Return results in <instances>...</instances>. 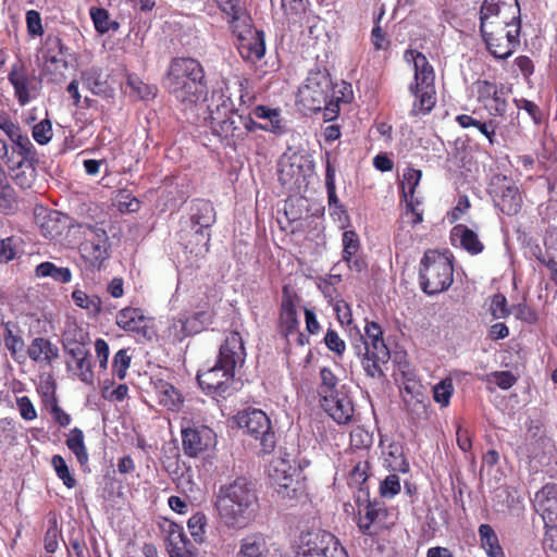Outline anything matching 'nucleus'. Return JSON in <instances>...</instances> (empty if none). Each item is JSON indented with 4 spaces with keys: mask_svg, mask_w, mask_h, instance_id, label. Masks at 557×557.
Wrapping results in <instances>:
<instances>
[{
    "mask_svg": "<svg viewBox=\"0 0 557 557\" xmlns=\"http://www.w3.org/2000/svg\"><path fill=\"white\" fill-rule=\"evenodd\" d=\"M214 506L224 525L240 530L253 520L258 496L252 483L244 476H238L219 487Z\"/></svg>",
    "mask_w": 557,
    "mask_h": 557,
    "instance_id": "nucleus-1",
    "label": "nucleus"
},
{
    "mask_svg": "<svg viewBox=\"0 0 557 557\" xmlns=\"http://www.w3.org/2000/svg\"><path fill=\"white\" fill-rule=\"evenodd\" d=\"M165 85L169 92L185 109L205 101L208 95L201 64L191 58H177L171 62Z\"/></svg>",
    "mask_w": 557,
    "mask_h": 557,
    "instance_id": "nucleus-2",
    "label": "nucleus"
},
{
    "mask_svg": "<svg viewBox=\"0 0 557 557\" xmlns=\"http://www.w3.org/2000/svg\"><path fill=\"white\" fill-rule=\"evenodd\" d=\"M352 348L358 357L367 375L372 379H382L383 364L391 358L389 349L383 339L382 327L376 322H367L364 336L360 335L352 343Z\"/></svg>",
    "mask_w": 557,
    "mask_h": 557,
    "instance_id": "nucleus-3",
    "label": "nucleus"
},
{
    "mask_svg": "<svg viewBox=\"0 0 557 557\" xmlns=\"http://www.w3.org/2000/svg\"><path fill=\"white\" fill-rule=\"evenodd\" d=\"M407 61H412L414 82L410 84L409 91L416 100L410 110V115L417 116L429 113L435 104L434 71L426 57L416 50L405 53Z\"/></svg>",
    "mask_w": 557,
    "mask_h": 557,
    "instance_id": "nucleus-4",
    "label": "nucleus"
},
{
    "mask_svg": "<svg viewBox=\"0 0 557 557\" xmlns=\"http://www.w3.org/2000/svg\"><path fill=\"white\" fill-rule=\"evenodd\" d=\"M299 102L310 112L324 111L326 120H334L339 111L338 98L332 95V82L325 72H310L298 92Z\"/></svg>",
    "mask_w": 557,
    "mask_h": 557,
    "instance_id": "nucleus-5",
    "label": "nucleus"
},
{
    "mask_svg": "<svg viewBox=\"0 0 557 557\" xmlns=\"http://www.w3.org/2000/svg\"><path fill=\"white\" fill-rule=\"evenodd\" d=\"M450 259L436 251L428 250L420 262V285L428 295H435L449 288L454 278Z\"/></svg>",
    "mask_w": 557,
    "mask_h": 557,
    "instance_id": "nucleus-6",
    "label": "nucleus"
},
{
    "mask_svg": "<svg viewBox=\"0 0 557 557\" xmlns=\"http://www.w3.org/2000/svg\"><path fill=\"white\" fill-rule=\"evenodd\" d=\"M521 24L518 0H484L480 9V27L494 33L498 25L515 27Z\"/></svg>",
    "mask_w": 557,
    "mask_h": 557,
    "instance_id": "nucleus-7",
    "label": "nucleus"
},
{
    "mask_svg": "<svg viewBox=\"0 0 557 557\" xmlns=\"http://www.w3.org/2000/svg\"><path fill=\"white\" fill-rule=\"evenodd\" d=\"M235 418L239 428L246 429L249 435L260 441L264 453H271L274 449L275 434L269 417L262 410L248 409L238 412Z\"/></svg>",
    "mask_w": 557,
    "mask_h": 557,
    "instance_id": "nucleus-8",
    "label": "nucleus"
},
{
    "mask_svg": "<svg viewBox=\"0 0 557 557\" xmlns=\"http://www.w3.org/2000/svg\"><path fill=\"white\" fill-rule=\"evenodd\" d=\"M337 546L338 542L332 533L312 530L300 535L295 557H335Z\"/></svg>",
    "mask_w": 557,
    "mask_h": 557,
    "instance_id": "nucleus-9",
    "label": "nucleus"
},
{
    "mask_svg": "<svg viewBox=\"0 0 557 557\" xmlns=\"http://www.w3.org/2000/svg\"><path fill=\"white\" fill-rule=\"evenodd\" d=\"M488 51L497 59H508L520 44L521 24L515 27L498 25L497 30L491 33L485 27H480Z\"/></svg>",
    "mask_w": 557,
    "mask_h": 557,
    "instance_id": "nucleus-10",
    "label": "nucleus"
},
{
    "mask_svg": "<svg viewBox=\"0 0 557 557\" xmlns=\"http://www.w3.org/2000/svg\"><path fill=\"white\" fill-rule=\"evenodd\" d=\"M490 194L500 211L507 215L517 214L522 206V197L516 183L504 175L493 176Z\"/></svg>",
    "mask_w": 557,
    "mask_h": 557,
    "instance_id": "nucleus-11",
    "label": "nucleus"
},
{
    "mask_svg": "<svg viewBox=\"0 0 557 557\" xmlns=\"http://www.w3.org/2000/svg\"><path fill=\"white\" fill-rule=\"evenodd\" d=\"M190 223L197 245H200L199 253L209 250L210 233L208 232L215 221L214 208L208 200H196L191 205Z\"/></svg>",
    "mask_w": 557,
    "mask_h": 557,
    "instance_id": "nucleus-12",
    "label": "nucleus"
},
{
    "mask_svg": "<svg viewBox=\"0 0 557 557\" xmlns=\"http://www.w3.org/2000/svg\"><path fill=\"white\" fill-rule=\"evenodd\" d=\"M84 240L79 251L82 257L91 265L99 268L108 258V235L98 226L87 225L84 231Z\"/></svg>",
    "mask_w": 557,
    "mask_h": 557,
    "instance_id": "nucleus-13",
    "label": "nucleus"
},
{
    "mask_svg": "<svg viewBox=\"0 0 557 557\" xmlns=\"http://www.w3.org/2000/svg\"><path fill=\"white\" fill-rule=\"evenodd\" d=\"M238 38V51L240 55L251 62L262 59L265 52L264 35L261 30L253 29L251 22L237 25L233 29Z\"/></svg>",
    "mask_w": 557,
    "mask_h": 557,
    "instance_id": "nucleus-14",
    "label": "nucleus"
},
{
    "mask_svg": "<svg viewBox=\"0 0 557 557\" xmlns=\"http://www.w3.org/2000/svg\"><path fill=\"white\" fill-rule=\"evenodd\" d=\"M296 469L288 461L277 458L271 462L269 475L282 498L296 496L299 482L295 479Z\"/></svg>",
    "mask_w": 557,
    "mask_h": 557,
    "instance_id": "nucleus-15",
    "label": "nucleus"
},
{
    "mask_svg": "<svg viewBox=\"0 0 557 557\" xmlns=\"http://www.w3.org/2000/svg\"><path fill=\"white\" fill-rule=\"evenodd\" d=\"M235 373L216 362L212 368L197 375L199 385L208 394L225 396L232 392Z\"/></svg>",
    "mask_w": 557,
    "mask_h": 557,
    "instance_id": "nucleus-16",
    "label": "nucleus"
},
{
    "mask_svg": "<svg viewBox=\"0 0 557 557\" xmlns=\"http://www.w3.org/2000/svg\"><path fill=\"white\" fill-rule=\"evenodd\" d=\"M35 219L41 235L50 240L60 239L70 226L67 215L45 207L35 209Z\"/></svg>",
    "mask_w": 557,
    "mask_h": 557,
    "instance_id": "nucleus-17",
    "label": "nucleus"
},
{
    "mask_svg": "<svg viewBox=\"0 0 557 557\" xmlns=\"http://www.w3.org/2000/svg\"><path fill=\"white\" fill-rule=\"evenodd\" d=\"M211 123L213 131L223 139L227 140L228 144L235 145L237 140H243L244 123L242 114L230 110L228 114L222 119L220 113V107H216V111H211Z\"/></svg>",
    "mask_w": 557,
    "mask_h": 557,
    "instance_id": "nucleus-18",
    "label": "nucleus"
},
{
    "mask_svg": "<svg viewBox=\"0 0 557 557\" xmlns=\"http://www.w3.org/2000/svg\"><path fill=\"white\" fill-rule=\"evenodd\" d=\"M534 506L541 513L545 527L550 528L548 534L557 536V485L547 483L535 494Z\"/></svg>",
    "mask_w": 557,
    "mask_h": 557,
    "instance_id": "nucleus-19",
    "label": "nucleus"
},
{
    "mask_svg": "<svg viewBox=\"0 0 557 557\" xmlns=\"http://www.w3.org/2000/svg\"><path fill=\"white\" fill-rule=\"evenodd\" d=\"M246 359V349L244 341L238 332H231L219 350L218 361L232 372L242 368Z\"/></svg>",
    "mask_w": 557,
    "mask_h": 557,
    "instance_id": "nucleus-20",
    "label": "nucleus"
},
{
    "mask_svg": "<svg viewBox=\"0 0 557 557\" xmlns=\"http://www.w3.org/2000/svg\"><path fill=\"white\" fill-rule=\"evenodd\" d=\"M253 115L264 123H257L249 115H242L244 123V134L262 129L274 134L285 133V127L282 123L281 112L278 109H270L265 106H258L253 109Z\"/></svg>",
    "mask_w": 557,
    "mask_h": 557,
    "instance_id": "nucleus-21",
    "label": "nucleus"
},
{
    "mask_svg": "<svg viewBox=\"0 0 557 557\" xmlns=\"http://www.w3.org/2000/svg\"><path fill=\"white\" fill-rule=\"evenodd\" d=\"M320 403L325 412L338 424L350 422L354 414V405L343 389L327 394L323 398H320Z\"/></svg>",
    "mask_w": 557,
    "mask_h": 557,
    "instance_id": "nucleus-22",
    "label": "nucleus"
},
{
    "mask_svg": "<svg viewBox=\"0 0 557 557\" xmlns=\"http://www.w3.org/2000/svg\"><path fill=\"white\" fill-rule=\"evenodd\" d=\"M214 437L213 431L208 426L184 429L182 431L184 453L190 457H196L214 445Z\"/></svg>",
    "mask_w": 557,
    "mask_h": 557,
    "instance_id": "nucleus-23",
    "label": "nucleus"
},
{
    "mask_svg": "<svg viewBox=\"0 0 557 557\" xmlns=\"http://www.w3.org/2000/svg\"><path fill=\"white\" fill-rule=\"evenodd\" d=\"M385 517L386 509L383 504L379 502L369 503L364 506L363 511L359 510L358 528L364 535H377Z\"/></svg>",
    "mask_w": 557,
    "mask_h": 557,
    "instance_id": "nucleus-24",
    "label": "nucleus"
},
{
    "mask_svg": "<svg viewBox=\"0 0 557 557\" xmlns=\"http://www.w3.org/2000/svg\"><path fill=\"white\" fill-rule=\"evenodd\" d=\"M14 88V95L21 106H26L36 98L38 89L34 77H30L21 66L14 65L8 76Z\"/></svg>",
    "mask_w": 557,
    "mask_h": 557,
    "instance_id": "nucleus-25",
    "label": "nucleus"
},
{
    "mask_svg": "<svg viewBox=\"0 0 557 557\" xmlns=\"http://www.w3.org/2000/svg\"><path fill=\"white\" fill-rule=\"evenodd\" d=\"M237 557H286L283 549L275 545H267L259 535H249L240 541Z\"/></svg>",
    "mask_w": 557,
    "mask_h": 557,
    "instance_id": "nucleus-26",
    "label": "nucleus"
},
{
    "mask_svg": "<svg viewBox=\"0 0 557 557\" xmlns=\"http://www.w3.org/2000/svg\"><path fill=\"white\" fill-rule=\"evenodd\" d=\"M299 302V297L288 286H284L280 321L285 336H289L298 331L299 321L296 307Z\"/></svg>",
    "mask_w": 557,
    "mask_h": 557,
    "instance_id": "nucleus-27",
    "label": "nucleus"
},
{
    "mask_svg": "<svg viewBox=\"0 0 557 557\" xmlns=\"http://www.w3.org/2000/svg\"><path fill=\"white\" fill-rule=\"evenodd\" d=\"M30 360L44 366H51L59 358V348L48 338L36 337L27 347Z\"/></svg>",
    "mask_w": 557,
    "mask_h": 557,
    "instance_id": "nucleus-28",
    "label": "nucleus"
},
{
    "mask_svg": "<svg viewBox=\"0 0 557 557\" xmlns=\"http://www.w3.org/2000/svg\"><path fill=\"white\" fill-rule=\"evenodd\" d=\"M71 356L72 361L75 363L74 374L85 384H94V372L91 370L90 361L88 360L89 350L84 346H76L65 351Z\"/></svg>",
    "mask_w": 557,
    "mask_h": 557,
    "instance_id": "nucleus-29",
    "label": "nucleus"
},
{
    "mask_svg": "<svg viewBox=\"0 0 557 557\" xmlns=\"http://www.w3.org/2000/svg\"><path fill=\"white\" fill-rule=\"evenodd\" d=\"M116 324L127 332L143 333L146 329V318L138 308H124L116 315Z\"/></svg>",
    "mask_w": 557,
    "mask_h": 557,
    "instance_id": "nucleus-30",
    "label": "nucleus"
},
{
    "mask_svg": "<svg viewBox=\"0 0 557 557\" xmlns=\"http://www.w3.org/2000/svg\"><path fill=\"white\" fill-rule=\"evenodd\" d=\"M451 237L459 238L461 247L471 255H478L484 249V245L478 234L466 225H456L451 231Z\"/></svg>",
    "mask_w": 557,
    "mask_h": 557,
    "instance_id": "nucleus-31",
    "label": "nucleus"
},
{
    "mask_svg": "<svg viewBox=\"0 0 557 557\" xmlns=\"http://www.w3.org/2000/svg\"><path fill=\"white\" fill-rule=\"evenodd\" d=\"M298 157H285L278 163V180L282 185L297 183L302 175V165Z\"/></svg>",
    "mask_w": 557,
    "mask_h": 557,
    "instance_id": "nucleus-32",
    "label": "nucleus"
},
{
    "mask_svg": "<svg viewBox=\"0 0 557 557\" xmlns=\"http://www.w3.org/2000/svg\"><path fill=\"white\" fill-rule=\"evenodd\" d=\"M218 8L228 17L233 29L237 25L251 22L250 16L240 4L239 0H214Z\"/></svg>",
    "mask_w": 557,
    "mask_h": 557,
    "instance_id": "nucleus-33",
    "label": "nucleus"
},
{
    "mask_svg": "<svg viewBox=\"0 0 557 557\" xmlns=\"http://www.w3.org/2000/svg\"><path fill=\"white\" fill-rule=\"evenodd\" d=\"M404 404L406 410L413 419H425L428 417V404L420 391L413 393L410 386H406Z\"/></svg>",
    "mask_w": 557,
    "mask_h": 557,
    "instance_id": "nucleus-34",
    "label": "nucleus"
},
{
    "mask_svg": "<svg viewBox=\"0 0 557 557\" xmlns=\"http://www.w3.org/2000/svg\"><path fill=\"white\" fill-rule=\"evenodd\" d=\"M154 392L159 404L170 410H177L182 403L178 391L169 382L158 380L154 383Z\"/></svg>",
    "mask_w": 557,
    "mask_h": 557,
    "instance_id": "nucleus-35",
    "label": "nucleus"
},
{
    "mask_svg": "<svg viewBox=\"0 0 557 557\" xmlns=\"http://www.w3.org/2000/svg\"><path fill=\"white\" fill-rule=\"evenodd\" d=\"M18 209V201L5 173H0V212L12 214Z\"/></svg>",
    "mask_w": 557,
    "mask_h": 557,
    "instance_id": "nucleus-36",
    "label": "nucleus"
},
{
    "mask_svg": "<svg viewBox=\"0 0 557 557\" xmlns=\"http://www.w3.org/2000/svg\"><path fill=\"white\" fill-rule=\"evenodd\" d=\"M479 535L481 546L490 557H505L498 537L490 524H481L479 527Z\"/></svg>",
    "mask_w": 557,
    "mask_h": 557,
    "instance_id": "nucleus-37",
    "label": "nucleus"
},
{
    "mask_svg": "<svg viewBox=\"0 0 557 557\" xmlns=\"http://www.w3.org/2000/svg\"><path fill=\"white\" fill-rule=\"evenodd\" d=\"M35 273L37 277H51L59 283H69L72 280V273L69 268H59L49 261L38 264Z\"/></svg>",
    "mask_w": 557,
    "mask_h": 557,
    "instance_id": "nucleus-38",
    "label": "nucleus"
},
{
    "mask_svg": "<svg viewBox=\"0 0 557 557\" xmlns=\"http://www.w3.org/2000/svg\"><path fill=\"white\" fill-rule=\"evenodd\" d=\"M66 446L75 455L81 465L88 462V453L84 443V433L81 429L74 428L66 438Z\"/></svg>",
    "mask_w": 557,
    "mask_h": 557,
    "instance_id": "nucleus-39",
    "label": "nucleus"
},
{
    "mask_svg": "<svg viewBox=\"0 0 557 557\" xmlns=\"http://www.w3.org/2000/svg\"><path fill=\"white\" fill-rule=\"evenodd\" d=\"M32 160H21L15 168H12V178L22 188H29L35 181V168Z\"/></svg>",
    "mask_w": 557,
    "mask_h": 557,
    "instance_id": "nucleus-40",
    "label": "nucleus"
},
{
    "mask_svg": "<svg viewBox=\"0 0 557 557\" xmlns=\"http://www.w3.org/2000/svg\"><path fill=\"white\" fill-rule=\"evenodd\" d=\"M87 333L76 323H69L63 333V348L65 351L76 346H86Z\"/></svg>",
    "mask_w": 557,
    "mask_h": 557,
    "instance_id": "nucleus-41",
    "label": "nucleus"
},
{
    "mask_svg": "<svg viewBox=\"0 0 557 557\" xmlns=\"http://www.w3.org/2000/svg\"><path fill=\"white\" fill-rule=\"evenodd\" d=\"M83 86L89 89L95 95H100L106 91L107 83L103 79L102 71L98 67H91L82 73Z\"/></svg>",
    "mask_w": 557,
    "mask_h": 557,
    "instance_id": "nucleus-42",
    "label": "nucleus"
},
{
    "mask_svg": "<svg viewBox=\"0 0 557 557\" xmlns=\"http://www.w3.org/2000/svg\"><path fill=\"white\" fill-rule=\"evenodd\" d=\"M89 14L95 28L101 34L108 33L109 30H116L120 27L116 21L110 18V14L106 9L91 7Z\"/></svg>",
    "mask_w": 557,
    "mask_h": 557,
    "instance_id": "nucleus-43",
    "label": "nucleus"
},
{
    "mask_svg": "<svg viewBox=\"0 0 557 557\" xmlns=\"http://www.w3.org/2000/svg\"><path fill=\"white\" fill-rule=\"evenodd\" d=\"M73 301L76 306L86 309L92 317L101 312V299L97 295H88L83 290L76 289L72 293Z\"/></svg>",
    "mask_w": 557,
    "mask_h": 557,
    "instance_id": "nucleus-44",
    "label": "nucleus"
},
{
    "mask_svg": "<svg viewBox=\"0 0 557 557\" xmlns=\"http://www.w3.org/2000/svg\"><path fill=\"white\" fill-rule=\"evenodd\" d=\"M422 173L420 170L408 169L404 174V181L401 183L403 196L405 201L414 199L416 187L419 185Z\"/></svg>",
    "mask_w": 557,
    "mask_h": 557,
    "instance_id": "nucleus-45",
    "label": "nucleus"
},
{
    "mask_svg": "<svg viewBox=\"0 0 557 557\" xmlns=\"http://www.w3.org/2000/svg\"><path fill=\"white\" fill-rule=\"evenodd\" d=\"M454 394L453 380L446 377L433 387V398L442 407H447L450 401V397Z\"/></svg>",
    "mask_w": 557,
    "mask_h": 557,
    "instance_id": "nucleus-46",
    "label": "nucleus"
},
{
    "mask_svg": "<svg viewBox=\"0 0 557 557\" xmlns=\"http://www.w3.org/2000/svg\"><path fill=\"white\" fill-rule=\"evenodd\" d=\"M207 525V517L202 512L193 515L188 521L187 527L194 541L197 543H203L206 539L205 528Z\"/></svg>",
    "mask_w": 557,
    "mask_h": 557,
    "instance_id": "nucleus-47",
    "label": "nucleus"
},
{
    "mask_svg": "<svg viewBox=\"0 0 557 557\" xmlns=\"http://www.w3.org/2000/svg\"><path fill=\"white\" fill-rule=\"evenodd\" d=\"M482 381L495 383L502 389H509L517 382L510 371H495L481 377Z\"/></svg>",
    "mask_w": 557,
    "mask_h": 557,
    "instance_id": "nucleus-48",
    "label": "nucleus"
},
{
    "mask_svg": "<svg viewBox=\"0 0 557 557\" xmlns=\"http://www.w3.org/2000/svg\"><path fill=\"white\" fill-rule=\"evenodd\" d=\"M51 465L59 476L60 480L63 481L64 485L69 488L75 486V479L71 475L70 469L64 460V458L60 455H54L51 459Z\"/></svg>",
    "mask_w": 557,
    "mask_h": 557,
    "instance_id": "nucleus-49",
    "label": "nucleus"
},
{
    "mask_svg": "<svg viewBox=\"0 0 557 557\" xmlns=\"http://www.w3.org/2000/svg\"><path fill=\"white\" fill-rule=\"evenodd\" d=\"M169 540L171 557H191L186 547V536L182 532H171Z\"/></svg>",
    "mask_w": 557,
    "mask_h": 557,
    "instance_id": "nucleus-50",
    "label": "nucleus"
},
{
    "mask_svg": "<svg viewBox=\"0 0 557 557\" xmlns=\"http://www.w3.org/2000/svg\"><path fill=\"white\" fill-rule=\"evenodd\" d=\"M320 377H321V385L319 387V396L320 398H323L327 394H333L336 392H339V389L336 388L337 386V377L334 375V373L327 369L323 368L320 371Z\"/></svg>",
    "mask_w": 557,
    "mask_h": 557,
    "instance_id": "nucleus-51",
    "label": "nucleus"
},
{
    "mask_svg": "<svg viewBox=\"0 0 557 557\" xmlns=\"http://www.w3.org/2000/svg\"><path fill=\"white\" fill-rule=\"evenodd\" d=\"M343 245V259L347 263H350L351 258L356 255L360 246L358 235L352 231L344 232Z\"/></svg>",
    "mask_w": 557,
    "mask_h": 557,
    "instance_id": "nucleus-52",
    "label": "nucleus"
},
{
    "mask_svg": "<svg viewBox=\"0 0 557 557\" xmlns=\"http://www.w3.org/2000/svg\"><path fill=\"white\" fill-rule=\"evenodd\" d=\"M131 364V356L128 355L126 349H120L113 358V373L120 379L123 380L126 375V371Z\"/></svg>",
    "mask_w": 557,
    "mask_h": 557,
    "instance_id": "nucleus-53",
    "label": "nucleus"
},
{
    "mask_svg": "<svg viewBox=\"0 0 557 557\" xmlns=\"http://www.w3.org/2000/svg\"><path fill=\"white\" fill-rule=\"evenodd\" d=\"M33 137L39 145L48 144L52 138V125L49 120H42L33 127Z\"/></svg>",
    "mask_w": 557,
    "mask_h": 557,
    "instance_id": "nucleus-54",
    "label": "nucleus"
},
{
    "mask_svg": "<svg viewBox=\"0 0 557 557\" xmlns=\"http://www.w3.org/2000/svg\"><path fill=\"white\" fill-rule=\"evenodd\" d=\"M282 8L287 15L294 17L295 21L301 20L306 14L307 5L304 0H282Z\"/></svg>",
    "mask_w": 557,
    "mask_h": 557,
    "instance_id": "nucleus-55",
    "label": "nucleus"
},
{
    "mask_svg": "<svg viewBox=\"0 0 557 557\" xmlns=\"http://www.w3.org/2000/svg\"><path fill=\"white\" fill-rule=\"evenodd\" d=\"M400 492V481L398 475L389 474L382 481L380 493L383 497H394Z\"/></svg>",
    "mask_w": 557,
    "mask_h": 557,
    "instance_id": "nucleus-56",
    "label": "nucleus"
},
{
    "mask_svg": "<svg viewBox=\"0 0 557 557\" xmlns=\"http://www.w3.org/2000/svg\"><path fill=\"white\" fill-rule=\"evenodd\" d=\"M11 140L18 147L20 153L23 157L22 160H33L35 154L34 146L26 135H23L20 131L17 133V138L14 136Z\"/></svg>",
    "mask_w": 557,
    "mask_h": 557,
    "instance_id": "nucleus-57",
    "label": "nucleus"
},
{
    "mask_svg": "<svg viewBox=\"0 0 557 557\" xmlns=\"http://www.w3.org/2000/svg\"><path fill=\"white\" fill-rule=\"evenodd\" d=\"M4 344L11 356L15 358L16 354L23 350L24 342L21 336L13 334L12 330L7 325Z\"/></svg>",
    "mask_w": 557,
    "mask_h": 557,
    "instance_id": "nucleus-58",
    "label": "nucleus"
},
{
    "mask_svg": "<svg viewBox=\"0 0 557 557\" xmlns=\"http://www.w3.org/2000/svg\"><path fill=\"white\" fill-rule=\"evenodd\" d=\"M17 252L16 240L13 237H8L0 242V260L9 262L13 260Z\"/></svg>",
    "mask_w": 557,
    "mask_h": 557,
    "instance_id": "nucleus-59",
    "label": "nucleus"
},
{
    "mask_svg": "<svg viewBox=\"0 0 557 557\" xmlns=\"http://www.w3.org/2000/svg\"><path fill=\"white\" fill-rule=\"evenodd\" d=\"M478 97L480 100H485V99L492 98L497 103L500 102L497 86L495 84L486 82V81L478 83Z\"/></svg>",
    "mask_w": 557,
    "mask_h": 557,
    "instance_id": "nucleus-60",
    "label": "nucleus"
},
{
    "mask_svg": "<svg viewBox=\"0 0 557 557\" xmlns=\"http://www.w3.org/2000/svg\"><path fill=\"white\" fill-rule=\"evenodd\" d=\"M491 312L496 319H502L508 315L506 297L502 294H496L492 298Z\"/></svg>",
    "mask_w": 557,
    "mask_h": 557,
    "instance_id": "nucleus-61",
    "label": "nucleus"
},
{
    "mask_svg": "<svg viewBox=\"0 0 557 557\" xmlns=\"http://www.w3.org/2000/svg\"><path fill=\"white\" fill-rule=\"evenodd\" d=\"M50 414L61 426H67L71 423V417L59 405L55 396L50 399Z\"/></svg>",
    "mask_w": 557,
    "mask_h": 557,
    "instance_id": "nucleus-62",
    "label": "nucleus"
},
{
    "mask_svg": "<svg viewBox=\"0 0 557 557\" xmlns=\"http://www.w3.org/2000/svg\"><path fill=\"white\" fill-rule=\"evenodd\" d=\"M325 345L327 348L337 355H342L345 351V342L338 336L334 330H327L324 337Z\"/></svg>",
    "mask_w": 557,
    "mask_h": 557,
    "instance_id": "nucleus-63",
    "label": "nucleus"
},
{
    "mask_svg": "<svg viewBox=\"0 0 557 557\" xmlns=\"http://www.w3.org/2000/svg\"><path fill=\"white\" fill-rule=\"evenodd\" d=\"M26 25L27 30L32 36L41 35L44 32L40 14L35 10L26 12Z\"/></svg>",
    "mask_w": 557,
    "mask_h": 557,
    "instance_id": "nucleus-64",
    "label": "nucleus"
}]
</instances>
